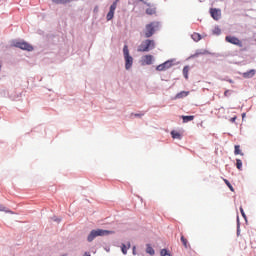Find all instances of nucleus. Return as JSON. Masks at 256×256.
Instances as JSON below:
<instances>
[{
	"label": "nucleus",
	"instance_id": "obj_2",
	"mask_svg": "<svg viewBox=\"0 0 256 256\" xmlns=\"http://www.w3.org/2000/svg\"><path fill=\"white\" fill-rule=\"evenodd\" d=\"M153 49H155V40L146 39L141 42L137 48V51L138 53H147Z\"/></svg>",
	"mask_w": 256,
	"mask_h": 256
},
{
	"label": "nucleus",
	"instance_id": "obj_7",
	"mask_svg": "<svg viewBox=\"0 0 256 256\" xmlns=\"http://www.w3.org/2000/svg\"><path fill=\"white\" fill-rule=\"evenodd\" d=\"M173 67V60H168L156 67V71H167V69H171Z\"/></svg>",
	"mask_w": 256,
	"mask_h": 256
},
{
	"label": "nucleus",
	"instance_id": "obj_17",
	"mask_svg": "<svg viewBox=\"0 0 256 256\" xmlns=\"http://www.w3.org/2000/svg\"><path fill=\"white\" fill-rule=\"evenodd\" d=\"M0 211H3L4 213H10V215H14V212L7 209L4 205L0 204Z\"/></svg>",
	"mask_w": 256,
	"mask_h": 256
},
{
	"label": "nucleus",
	"instance_id": "obj_11",
	"mask_svg": "<svg viewBox=\"0 0 256 256\" xmlns=\"http://www.w3.org/2000/svg\"><path fill=\"white\" fill-rule=\"evenodd\" d=\"M255 73V69H251L248 72H244L242 77H244V79H251L252 77H255Z\"/></svg>",
	"mask_w": 256,
	"mask_h": 256
},
{
	"label": "nucleus",
	"instance_id": "obj_16",
	"mask_svg": "<svg viewBox=\"0 0 256 256\" xmlns=\"http://www.w3.org/2000/svg\"><path fill=\"white\" fill-rule=\"evenodd\" d=\"M189 95V91H182L176 95V99H183V97H187Z\"/></svg>",
	"mask_w": 256,
	"mask_h": 256
},
{
	"label": "nucleus",
	"instance_id": "obj_24",
	"mask_svg": "<svg viewBox=\"0 0 256 256\" xmlns=\"http://www.w3.org/2000/svg\"><path fill=\"white\" fill-rule=\"evenodd\" d=\"M224 183L227 185V187H229L230 191L234 192L235 189L233 188V185H231V183L229 182V180L224 179Z\"/></svg>",
	"mask_w": 256,
	"mask_h": 256
},
{
	"label": "nucleus",
	"instance_id": "obj_29",
	"mask_svg": "<svg viewBox=\"0 0 256 256\" xmlns=\"http://www.w3.org/2000/svg\"><path fill=\"white\" fill-rule=\"evenodd\" d=\"M199 55H203V53L199 52L193 55V57H199Z\"/></svg>",
	"mask_w": 256,
	"mask_h": 256
},
{
	"label": "nucleus",
	"instance_id": "obj_31",
	"mask_svg": "<svg viewBox=\"0 0 256 256\" xmlns=\"http://www.w3.org/2000/svg\"><path fill=\"white\" fill-rule=\"evenodd\" d=\"M135 117H143V114H134Z\"/></svg>",
	"mask_w": 256,
	"mask_h": 256
},
{
	"label": "nucleus",
	"instance_id": "obj_9",
	"mask_svg": "<svg viewBox=\"0 0 256 256\" xmlns=\"http://www.w3.org/2000/svg\"><path fill=\"white\" fill-rule=\"evenodd\" d=\"M210 15L215 21H219L221 19V9L211 8Z\"/></svg>",
	"mask_w": 256,
	"mask_h": 256
},
{
	"label": "nucleus",
	"instance_id": "obj_1",
	"mask_svg": "<svg viewBox=\"0 0 256 256\" xmlns=\"http://www.w3.org/2000/svg\"><path fill=\"white\" fill-rule=\"evenodd\" d=\"M113 233L115 232L103 229L92 230L87 237V241L91 243L96 237H105L107 235H113Z\"/></svg>",
	"mask_w": 256,
	"mask_h": 256
},
{
	"label": "nucleus",
	"instance_id": "obj_15",
	"mask_svg": "<svg viewBox=\"0 0 256 256\" xmlns=\"http://www.w3.org/2000/svg\"><path fill=\"white\" fill-rule=\"evenodd\" d=\"M146 253H148V255H155V249H153V247H151L150 244L146 245Z\"/></svg>",
	"mask_w": 256,
	"mask_h": 256
},
{
	"label": "nucleus",
	"instance_id": "obj_13",
	"mask_svg": "<svg viewBox=\"0 0 256 256\" xmlns=\"http://www.w3.org/2000/svg\"><path fill=\"white\" fill-rule=\"evenodd\" d=\"M181 243L182 245H184L185 249H189V247H191V245H189V241L187 240V238H185V236H181Z\"/></svg>",
	"mask_w": 256,
	"mask_h": 256
},
{
	"label": "nucleus",
	"instance_id": "obj_3",
	"mask_svg": "<svg viewBox=\"0 0 256 256\" xmlns=\"http://www.w3.org/2000/svg\"><path fill=\"white\" fill-rule=\"evenodd\" d=\"M157 29H159V22H151L150 24H147L144 29V35L146 39H149V37H153Z\"/></svg>",
	"mask_w": 256,
	"mask_h": 256
},
{
	"label": "nucleus",
	"instance_id": "obj_32",
	"mask_svg": "<svg viewBox=\"0 0 256 256\" xmlns=\"http://www.w3.org/2000/svg\"><path fill=\"white\" fill-rule=\"evenodd\" d=\"M135 249H136V247L134 246L133 247V255H137V253L135 252Z\"/></svg>",
	"mask_w": 256,
	"mask_h": 256
},
{
	"label": "nucleus",
	"instance_id": "obj_26",
	"mask_svg": "<svg viewBox=\"0 0 256 256\" xmlns=\"http://www.w3.org/2000/svg\"><path fill=\"white\" fill-rule=\"evenodd\" d=\"M240 213H241L242 217H244V218L246 217L245 216V211L243 210V207H240Z\"/></svg>",
	"mask_w": 256,
	"mask_h": 256
},
{
	"label": "nucleus",
	"instance_id": "obj_19",
	"mask_svg": "<svg viewBox=\"0 0 256 256\" xmlns=\"http://www.w3.org/2000/svg\"><path fill=\"white\" fill-rule=\"evenodd\" d=\"M172 139H181V134L175 130L171 132Z\"/></svg>",
	"mask_w": 256,
	"mask_h": 256
},
{
	"label": "nucleus",
	"instance_id": "obj_10",
	"mask_svg": "<svg viewBox=\"0 0 256 256\" xmlns=\"http://www.w3.org/2000/svg\"><path fill=\"white\" fill-rule=\"evenodd\" d=\"M153 64V55H145L142 57V65H152Z\"/></svg>",
	"mask_w": 256,
	"mask_h": 256
},
{
	"label": "nucleus",
	"instance_id": "obj_23",
	"mask_svg": "<svg viewBox=\"0 0 256 256\" xmlns=\"http://www.w3.org/2000/svg\"><path fill=\"white\" fill-rule=\"evenodd\" d=\"M147 15H155L157 13V10L155 8H148L146 10Z\"/></svg>",
	"mask_w": 256,
	"mask_h": 256
},
{
	"label": "nucleus",
	"instance_id": "obj_20",
	"mask_svg": "<svg viewBox=\"0 0 256 256\" xmlns=\"http://www.w3.org/2000/svg\"><path fill=\"white\" fill-rule=\"evenodd\" d=\"M183 75H184L185 79H189V66H185L183 68Z\"/></svg>",
	"mask_w": 256,
	"mask_h": 256
},
{
	"label": "nucleus",
	"instance_id": "obj_33",
	"mask_svg": "<svg viewBox=\"0 0 256 256\" xmlns=\"http://www.w3.org/2000/svg\"><path fill=\"white\" fill-rule=\"evenodd\" d=\"M84 256H91V254H89V253H84Z\"/></svg>",
	"mask_w": 256,
	"mask_h": 256
},
{
	"label": "nucleus",
	"instance_id": "obj_25",
	"mask_svg": "<svg viewBox=\"0 0 256 256\" xmlns=\"http://www.w3.org/2000/svg\"><path fill=\"white\" fill-rule=\"evenodd\" d=\"M161 256H171V254H169V252L167 251V249H162L160 252Z\"/></svg>",
	"mask_w": 256,
	"mask_h": 256
},
{
	"label": "nucleus",
	"instance_id": "obj_4",
	"mask_svg": "<svg viewBox=\"0 0 256 256\" xmlns=\"http://www.w3.org/2000/svg\"><path fill=\"white\" fill-rule=\"evenodd\" d=\"M124 61H125V69L129 70L133 67V57L129 55V46L124 45L123 48Z\"/></svg>",
	"mask_w": 256,
	"mask_h": 256
},
{
	"label": "nucleus",
	"instance_id": "obj_18",
	"mask_svg": "<svg viewBox=\"0 0 256 256\" xmlns=\"http://www.w3.org/2000/svg\"><path fill=\"white\" fill-rule=\"evenodd\" d=\"M184 123H189V121H193L195 119V116H182Z\"/></svg>",
	"mask_w": 256,
	"mask_h": 256
},
{
	"label": "nucleus",
	"instance_id": "obj_22",
	"mask_svg": "<svg viewBox=\"0 0 256 256\" xmlns=\"http://www.w3.org/2000/svg\"><path fill=\"white\" fill-rule=\"evenodd\" d=\"M236 167L237 169H239V171L243 169V162L241 161V159H236Z\"/></svg>",
	"mask_w": 256,
	"mask_h": 256
},
{
	"label": "nucleus",
	"instance_id": "obj_14",
	"mask_svg": "<svg viewBox=\"0 0 256 256\" xmlns=\"http://www.w3.org/2000/svg\"><path fill=\"white\" fill-rule=\"evenodd\" d=\"M234 155H241L242 157L243 155H245L243 152H241V146L239 145L234 146Z\"/></svg>",
	"mask_w": 256,
	"mask_h": 256
},
{
	"label": "nucleus",
	"instance_id": "obj_5",
	"mask_svg": "<svg viewBox=\"0 0 256 256\" xmlns=\"http://www.w3.org/2000/svg\"><path fill=\"white\" fill-rule=\"evenodd\" d=\"M225 41L227 43H231V45H236L237 47H240V51H247V47H243V42L235 36H226Z\"/></svg>",
	"mask_w": 256,
	"mask_h": 256
},
{
	"label": "nucleus",
	"instance_id": "obj_28",
	"mask_svg": "<svg viewBox=\"0 0 256 256\" xmlns=\"http://www.w3.org/2000/svg\"><path fill=\"white\" fill-rule=\"evenodd\" d=\"M231 123H235V121H237V116H234L230 119Z\"/></svg>",
	"mask_w": 256,
	"mask_h": 256
},
{
	"label": "nucleus",
	"instance_id": "obj_30",
	"mask_svg": "<svg viewBox=\"0 0 256 256\" xmlns=\"http://www.w3.org/2000/svg\"><path fill=\"white\" fill-rule=\"evenodd\" d=\"M228 94H229V90H226V91L224 92L225 97H227Z\"/></svg>",
	"mask_w": 256,
	"mask_h": 256
},
{
	"label": "nucleus",
	"instance_id": "obj_12",
	"mask_svg": "<svg viewBox=\"0 0 256 256\" xmlns=\"http://www.w3.org/2000/svg\"><path fill=\"white\" fill-rule=\"evenodd\" d=\"M128 249H131V242H128L127 244H122L121 251L123 255H127Z\"/></svg>",
	"mask_w": 256,
	"mask_h": 256
},
{
	"label": "nucleus",
	"instance_id": "obj_27",
	"mask_svg": "<svg viewBox=\"0 0 256 256\" xmlns=\"http://www.w3.org/2000/svg\"><path fill=\"white\" fill-rule=\"evenodd\" d=\"M71 0H59V3L65 4V3H70Z\"/></svg>",
	"mask_w": 256,
	"mask_h": 256
},
{
	"label": "nucleus",
	"instance_id": "obj_34",
	"mask_svg": "<svg viewBox=\"0 0 256 256\" xmlns=\"http://www.w3.org/2000/svg\"><path fill=\"white\" fill-rule=\"evenodd\" d=\"M139 1L143 2V1H145V0H139Z\"/></svg>",
	"mask_w": 256,
	"mask_h": 256
},
{
	"label": "nucleus",
	"instance_id": "obj_21",
	"mask_svg": "<svg viewBox=\"0 0 256 256\" xmlns=\"http://www.w3.org/2000/svg\"><path fill=\"white\" fill-rule=\"evenodd\" d=\"M192 39H193V41H201V34H199V33H193L192 34Z\"/></svg>",
	"mask_w": 256,
	"mask_h": 256
},
{
	"label": "nucleus",
	"instance_id": "obj_6",
	"mask_svg": "<svg viewBox=\"0 0 256 256\" xmlns=\"http://www.w3.org/2000/svg\"><path fill=\"white\" fill-rule=\"evenodd\" d=\"M14 47H17L18 49H22L23 51H33V47L31 46V44L25 41L14 42Z\"/></svg>",
	"mask_w": 256,
	"mask_h": 256
},
{
	"label": "nucleus",
	"instance_id": "obj_8",
	"mask_svg": "<svg viewBox=\"0 0 256 256\" xmlns=\"http://www.w3.org/2000/svg\"><path fill=\"white\" fill-rule=\"evenodd\" d=\"M115 9H117V1L113 2V4L110 6V10L106 16L107 21H111V19L115 17Z\"/></svg>",
	"mask_w": 256,
	"mask_h": 256
}]
</instances>
